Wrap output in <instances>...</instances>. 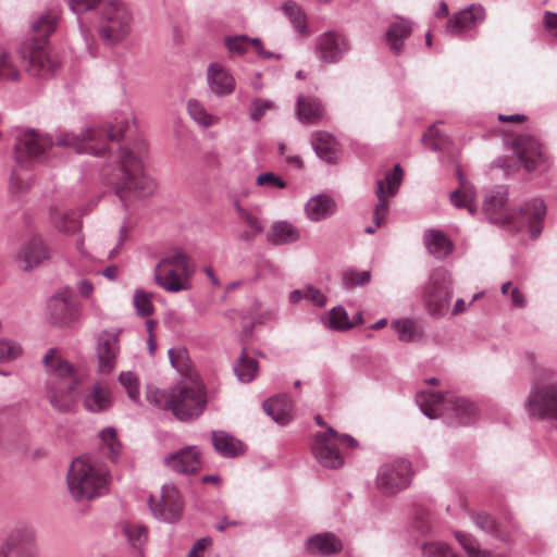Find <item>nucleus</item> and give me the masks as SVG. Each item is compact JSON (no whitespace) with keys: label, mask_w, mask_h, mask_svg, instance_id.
Here are the masks:
<instances>
[{"label":"nucleus","mask_w":557,"mask_h":557,"mask_svg":"<svg viewBox=\"0 0 557 557\" xmlns=\"http://www.w3.org/2000/svg\"><path fill=\"white\" fill-rule=\"evenodd\" d=\"M424 557H457L456 554L444 543H428L423 546Z\"/></svg>","instance_id":"57"},{"label":"nucleus","mask_w":557,"mask_h":557,"mask_svg":"<svg viewBox=\"0 0 557 557\" xmlns=\"http://www.w3.org/2000/svg\"><path fill=\"white\" fill-rule=\"evenodd\" d=\"M412 474L411 463L406 459L384 463L377 471V487H408Z\"/></svg>","instance_id":"19"},{"label":"nucleus","mask_w":557,"mask_h":557,"mask_svg":"<svg viewBox=\"0 0 557 557\" xmlns=\"http://www.w3.org/2000/svg\"><path fill=\"white\" fill-rule=\"evenodd\" d=\"M263 409L276 423L287 424L292 420L293 403L285 394L265 400Z\"/></svg>","instance_id":"29"},{"label":"nucleus","mask_w":557,"mask_h":557,"mask_svg":"<svg viewBox=\"0 0 557 557\" xmlns=\"http://www.w3.org/2000/svg\"><path fill=\"white\" fill-rule=\"evenodd\" d=\"M531 416L557 420V381L534 386L528 398Z\"/></svg>","instance_id":"16"},{"label":"nucleus","mask_w":557,"mask_h":557,"mask_svg":"<svg viewBox=\"0 0 557 557\" xmlns=\"http://www.w3.org/2000/svg\"><path fill=\"white\" fill-rule=\"evenodd\" d=\"M147 399L183 421L199 417L207 406L205 385L198 377H184L169 391L149 386Z\"/></svg>","instance_id":"4"},{"label":"nucleus","mask_w":557,"mask_h":557,"mask_svg":"<svg viewBox=\"0 0 557 557\" xmlns=\"http://www.w3.org/2000/svg\"><path fill=\"white\" fill-rule=\"evenodd\" d=\"M22 57L32 76L49 77L59 67L58 57L49 51L48 41L34 38L22 46Z\"/></svg>","instance_id":"13"},{"label":"nucleus","mask_w":557,"mask_h":557,"mask_svg":"<svg viewBox=\"0 0 557 557\" xmlns=\"http://www.w3.org/2000/svg\"><path fill=\"white\" fill-rule=\"evenodd\" d=\"M119 382L126 391L129 399L138 404L140 399V382L137 374L132 371L121 372Z\"/></svg>","instance_id":"45"},{"label":"nucleus","mask_w":557,"mask_h":557,"mask_svg":"<svg viewBox=\"0 0 557 557\" xmlns=\"http://www.w3.org/2000/svg\"><path fill=\"white\" fill-rule=\"evenodd\" d=\"M297 116L301 123L315 124L324 117V108L319 99L301 95L297 98Z\"/></svg>","instance_id":"30"},{"label":"nucleus","mask_w":557,"mask_h":557,"mask_svg":"<svg viewBox=\"0 0 557 557\" xmlns=\"http://www.w3.org/2000/svg\"><path fill=\"white\" fill-rule=\"evenodd\" d=\"M102 490H69L70 497L79 509L87 508L88 504L101 497Z\"/></svg>","instance_id":"50"},{"label":"nucleus","mask_w":557,"mask_h":557,"mask_svg":"<svg viewBox=\"0 0 557 557\" xmlns=\"http://www.w3.org/2000/svg\"><path fill=\"white\" fill-rule=\"evenodd\" d=\"M164 462L171 470L184 475L198 472L202 465L196 446H188L166 456Z\"/></svg>","instance_id":"25"},{"label":"nucleus","mask_w":557,"mask_h":557,"mask_svg":"<svg viewBox=\"0 0 557 557\" xmlns=\"http://www.w3.org/2000/svg\"><path fill=\"white\" fill-rule=\"evenodd\" d=\"M116 124L86 127L79 133L58 131L53 137L54 146L73 149L77 153L98 156L108 148L109 141H117L123 137L127 122L124 117H115Z\"/></svg>","instance_id":"5"},{"label":"nucleus","mask_w":557,"mask_h":557,"mask_svg":"<svg viewBox=\"0 0 557 557\" xmlns=\"http://www.w3.org/2000/svg\"><path fill=\"white\" fill-rule=\"evenodd\" d=\"M20 77V72L12 63L10 55L0 50V79L16 81Z\"/></svg>","instance_id":"56"},{"label":"nucleus","mask_w":557,"mask_h":557,"mask_svg":"<svg viewBox=\"0 0 557 557\" xmlns=\"http://www.w3.org/2000/svg\"><path fill=\"white\" fill-rule=\"evenodd\" d=\"M53 137L35 128L16 132L14 159L21 169L29 170L37 164L53 165Z\"/></svg>","instance_id":"7"},{"label":"nucleus","mask_w":557,"mask_h":557,"mask_svg":"<svg viewBox=\"0 0 557 557\" xmlns=\"http://www.w3.org/2000/svg\"><path fill=\"white\" fill-rule=\"evenodd\" d=\"M400 342L409 343L419 336L416 322L411 319H396L391 323Z\"/></svg>","instance_id":"44"},{"label":"nucleus","mask_w":557,"mask_h":557,"mask_svg":"<svg viewBox=\"0 0 557 557\" xmlns=\"http://www.w3.org/2000/svg\"><path fill=\"white\" fill-rule=\"evenodd\" d=\"M51 221L53 225L63 233H74L79 228V220L75 212L55 209L51 213Z\"/></svg>","instance_id":"41"},{"label":"nucleus","mask_w":557,"mask_h":557,"mask_svg":"<svg viewBox=\"0 0 557 557\" xmlns=\"http://www.w3.org/2000/svg\"><path fill=\"white\" fill-rule=\"evenodd\" d=\"M225 45L232 53L244 54L249 48V37L244 35L227 37Z\"/></svg>","instance_id":"58"},{"label":"nucleus","mask_w":557,"mask_h":557,"mask_svg":"<svg viewBox=\"0 0 557 557\" xmlns=\"http://www.w3.org/2000/svg\"><path fill=\"white\" fill-rule=\"evenodd\" d=\"M112 401L111 389L99 382L95 383L83 395L84 408L92 413L108 410L112 406Z\"/></svg>","instance_id":"27"},{"label":"nucleus","mask_w":557,"mask_h":557,"mask_svg":"<svg viewBox=\"0 0 557 557\" xmlns=\"http://www.w3.org/2000/svg\"><path fill=\"white\" fill-rule=\"evenodd\" d=\"M234 371L240 382L249 383L258 372V362L255 358L249 357L243 351L234 366Z\"/></svg>","instance_id":"42"},{"label":"nucleus","mask_w":557,"mask_h":557,"mask_svg":"<svg viewBox=\"0 0 557 557\" xmlns=\"http://www.w3.org/2000/svg\"><path fill=\"white\" fill-rule=\"evenodd\" d=\"M50 317L54 323L66 325L79 319L81 305L65 293L52 296L48 302Z\"/></svg>","instance_id":"23"},{"label":"nucleus","mask_w":557,"mask_h":557,"mask_svg":"<svg viewBox=\"0 0 557 557\" xmlns=\"http://www.w3.org/2000/svg\"><path fill=\"white\" fill-rule=\"evenodd\" d=\"M305 300L310 301L312 305L317 307H324L326 305L325 295L312 285L305 286Z\"/></svg>","instance_id":"62"},{"label":"nucleus","mask_w":557,"mask_h":557,"mask_svg":"<svg viewBox=\"0 0 557 557\" xmlns=\"http://www.w3.org/2000/svg\"><path fill=\"white\" fill-rule=\"evenodd\" d=\"M483 208L492 223L512 225L516 231L528 228L532 238H536L542 232L546 214V206L542 199H533L516 212L507 207V190L499 186L486 195Z\"/></svg>","instance_id":"3"},{"label":"nucleus","mask_w":557,"mask_h":557,"mask_svg":"<svg viewBox=\"0 0 557 557\" xmlns=\"http://www.w3.org/2000/svg\"><path fill=\"white\" fill-rule=\"evenodd\" d=\"M207 84L209 90L220 98L230 96L236 87L232 73L219 62H212L208 65Z\"/></svg>","instance_id":"26"},{"label":"nucleus","mask_w":557,"mask_h":557,"mask_svg":"<svg viewBox=\"0 0 557 557\" xmlns=\"http://www.w3.org/2000/svg\"><path fill=\"white\" fill-rule=\"evenodd\" d=\"M335 208L336 205L331 197L318 195L308 200L305 210L309 220L318 222L332 215Z\"/></svg>","instance_id":"32"},{"label":"nucleus","mask_w":557,"mask_h":557,"mask_svg":"<svg viewBox=\"0 0 557 557\" xmlns=\"http://www.w3.org/2000/svg\"><path fill=\"white\" fill-rule=\"evenodd\" d=\"M101 441L107 445L110 458L114 460L121 451V445L116 440V431L113 428H106L100 432Z\"/></svg>","instance_id":"55"},{"label":"nucleus","mask_w":557,"mask_h":557,"mask_svg":"<svg viewBox=\"0 0 557 557\" xmlns=\"http://www.w3.org/2000/svg\"><path fill=\"white\" fill-rule=\"evenodd\" d=\"M170 362L185 377H194L190 373V359L184 346H175L168 351Z\"/></svg>","instance_id":"43"},{"label":"nucleus","mask_w":557,"mask_h":557,"mask_svg":"<svg viewBox=\"0 0 557 557\" xmlns=\"http://www.w3.org/2000/svg\"><path fill=\"white\" fill-rule=\"evenodd\" d=\"M428 251L437 259L447 257L453 250V243L438 230H429L423 236Z\"/></svg>","instance_id":"33"},{"label":"nucleus","mask_w":557,"mask_h":557,"mask_svg":"<svg viewBox=\"0 0 557 557\" xmlns=\"http://www.w3.org/2000/svg\"><path fill=\"white\" fill-rule=\"evenodd\" d=\"M133 302L137 314L147 317L153 311L151 295L143 289H137L134 293Z\"/></svg>","instance_id":"51"},{"label":"nucleus","mask_w":557,"mask_h":557,"mask_svg":"<svg viewBox=\"0 0 557 557\" xmlns=\"http://www.w3.org/2000/svg\"><path fill=\"white\" fill-rule=\"evenodd\" d=\"M194 268L188 256L178 247L166 250L154 268L156 283L169 293H178L190 288Z\"/></svg>","instance_id":"8"},{"label":"nucleus","mask_w":557,"mask_h":557,"mask_svg":"<svg viewBox=\"0 0 557 557\" xmlns=\"http://www.w3.org/2000/svg\"><path fill=\"white\" fill-rule=\"evenodd\" d=\"M112 476L102 463H92L86 457L74 459L67 471V487H107Z\"/></svg>","instance_id":"11"},{"label":"nucleus","mask_w":557,"mask_h":557,"mask_svg":"<svg viewBox=\"0 0 557 557\" xmlns=\"http://www.w3.org/2000/svg\"><path fill=\"white\" fill-rule=\"evenodd\" d=\"M101 1L102 0H67V4L74 14L81 15L95 10Z\"/></svg>","instance_id":"59"},{"label":"nucleus","mask_w":557,"mask_h":557,"mask_svg":"<svg viewBox=\"0 0 557 557\" xmlns=\"http://www.w3.org/2000/svg\"><path fill=\"white\" fill-rule=\"evenodd\" d=\"M149 506L154 517L173 522L180 518L184 503L178 490H153Z\"/></svg>","instance_id":"17"},{"label":"nucleus","mask_w":557,"mask_h":557,"mask_svg":"<svg viewBox=\"0 0 557 557\" xmlns=\"http://www.w3.org/2000/svg\"><path fill=\"white\" fill-rule=\"evenodd\" d=\"M147 144L138 141L120 149L115 154V165L103 169V178L126 207L127 201L152 196L158 187L153 177L145 171Z\"/></svg>","instance_id":"1"},{"label":"nucleus","mask_w":557,"mask_h":557,"mask_svg":"<svg viewBox=\"0 0 557 557\" xmlns=\"http://www.w3.org/2000/svg\"><path fill=\"white\" fill-rule=\"evenodd\" d=\"M453 297L450 273L444 268H436L430 273L429 284L424 288V299L432 315H444Z\"/></svg>","instance_id":"12"},{"label":"nucleus","mask_w":557,"mask_h":557,"mask_svg":"<svg viewBox=\"0 0 557 557\" xmlns=\"http://www.w3.org/2000/svg\"><path fill=\"white\" fill-rule=\"evenodd\" d=\"M117 529L134 548H140L147 541V528L140 523L122 521L119 523Z\"/></svg>","instance_id":"38"},{"label":"nucleus","mask_w":557,"mask_h":557,"mask_svg":"<svg viewBox=\"0 0 557 557\" xmlns=\"http://www.w3.org/2000/svg\"><path fill=\"white\" fill-rule=\"evenodd\" d=\"M236 210L238 213V216L242 221L246 223V225L253 232V233H262L263 226L250 212H248L246 209L242 208L239 205H236Z\"/></svg>","instance_id":"60"},{"label":"nucleus","mask_w":557,"mask_h":557,"mask_svg":"<svg viewBox=\"0 0 557 557\" xmlns=\"http://www.w3.org/2000/svg\"><path fill=\"white\" fill-rule=\"evenodd\" d=\"M460 187L450 193V201L456 208H466L469 213L473 214L476 210L474 202L475 193L471 186H468L461 171L457 172Z\"/></svg>","instance_id":"34"},{"label":"nucleus","mask_w":557,"mask_h":557,"mask_svg":"<svg viewBox=\"0 0 557 557\" xmlns=\"http://www.w3.org/2000/svg\"><path fill=\"white\" fill-rule=\"evenodd\" d=\"M48 379L45 395L50 406L60 413L73 412L84 391V375L59 351L50 348L42 358Z\"/></svg>","instance_id":"2"},{"label":"nucleus","mask_w":557,"mask_h":557,"mask_svg":"<svg viewBox=\"0 0 557 557\" xmlns=\"http://www.w3.org/2000/svg\"><path fill=\"white\" fill-rule=\"evenodd\" d=\"M411 34V24L408 21L400 20L389 25L386 32V40L391 50L398 54L403 50L404 41Z\"/></svg>","instance_id":"36"},{"label":"nucleus","mask_w":557,"mask_h":557,"mask_svg":"<svg viewBox=\"0 0 557 557\" xmlns=\"http://www.w3.org/2000/svg\"><path fill=\"white\" fill-rule=\"evenodd\" d=\"M299 239L300 231L285 220L274 222L267 233V240L275 246L294 244Z\"/></svg>","instance_id":"28"},{"label":"nucleus","mask_w":557,"mask_h":557,"mask_svg":"<svg viewBox=\"0 0 557 557\" xmlns=\"http://www.w3.org/2000/svg\"><path fill=\"white\" fill-rule=\"evenodd\" d=\"M371 280L370 271H356L347 269L342 273V281L347 289L367 285Z\"/></svg>","instance_id":"49"},{"label":"nucleus","mask_w":557,"mask_h":557,"mask_svg":"<svg viewBox=\"0 0 557 557\" xmlns=\"http://www.w3.org/2000/svg\"><path fill=\"white\" fill-rule=\"evenodd\" d=\"M485 9L481 4H471L450 17L446 25V32L450 35H461L485 20Z\"/></svg>","instance_id":"24"},{"label":"nucleus","mask_w":557,"mask_h":557,"mask_svg":"<svg viewBox=\"0 0 557 557\" xmlns=\"http://www.w3.org/2000/svg\"><path fill=\"white\" fill-rule=\"evenodd\" d=\"M403 175V169L399 164H396L393 171L385 174L384 180L376 181L375 195L377 203L374 207L372 216L374 225L366 227V233L374 234L384 223L388 212V200L397 194Z\"/></svg>","instance_id":"15"},{"label":"nucleus","mask_w":557,"mask_h":557,"mask_svg":"<svg viewBox=\"0 0 557 557\" xmlns=\"http://www.w3.org/2000/svg\"><path fill=\"white\" fill-rule=\"evenodd\" d=\"M251 106L250 119L252 121H259L264 113L273 107V102L268 99H255Z\"/></svg>","instance_id":"61"},{"label":"nucleus","mask_w":557,"mask_h":557,"mask_svg":"<svg viewBox=\"0 0 557 557\" xmlns=\"http://www.w3.org/2000/svg\"><path fill=\"white\" fill-rule=\"evenodd\" d=\"M187 111L193 121L203 128L214 126L219 122V117L209 113L198 100H189Z\"/></svg>","instance_id":"40"},{"label":"nucleus","mask_w":557,"mask_h":557,"mask_svg":"<svg viewBox=\"0 0 557 557\" xmlns=\"http://www.w3.org/2000/svg\"><path fill=\"white\" fill-rule=\"evenodd\" d=\"M422 143L431 150H442L450 144V139L446 135L442 134L437 125L434 124L431 125L426 133L423 135Z\"/></svg>","instance_id":"46"},{"label":"nucleus","mask_w":557,"mask_h":557,"mask_svg":"<svg viewBox=\"0 0 557 557\" xmlns=\"http://www.w3.org/2000/svg\"><path fill=\"white\" fill-rule=\"evenodd\" d=\"M338 445L356 447L357 441L348 434H341L333 428L326 426L324 432H318L311 445L317 461L324 468L338 469L344 465Z\"/></svg>","instance_id":"9"},{"label":"nucleus","mask_w":557,"mask_h":557,"mask_svg":"<svg viewBox=\"0 0 557 557\" xmlns=\"http://www.w3.org/2000/svg\"><path fill=\"white\" fill-rule=\"evenodd\" d=\"M59 14L55 11H47L37 16L32 22V30L35 32L40 38L47 40V37L51 35L58 25Z\"/></svg>","instance_id":"39"},{"label":"nucleus","mask_w":557,"mask_h":557,"mask_svg":"<svg viewBox=\"0 0 557 557\" xmlns=\"http://www.w3.org/2000/svg\"><path fill=\"white\" fill-rule=\"evenodd\" d=\"M22 354L21 346L11 339L0 338V363L10 362Z\"/></svg>","instance_id":"54"},{"label":"nucleus","mask_w":557,"mask_h":557,"mask_svg":"<svg viewBox=\"0 0 557 557\" xmlns=\"http://www.w3.org/2000/svg\"><path fill=\"white\" fill-rule=\"evenodd\" d=\"M119 330L103 331L97 341L98 367L101 373L108 374L115 368V359L120 352Z\"/></svg>","instance_id":"22"},{"label":"nucleus","mask_w":557,"mask_h":557,"mask_svg":"<svg viewBox=\"0 0 557 557\" xmlns=\"http://www.w3.org/2000/svg\"><path fill=\"white\" fill-rule=\"evenodd\" d=\"M350 49L345 35L336 32H325L317 40L318 58L324 63L338 62Z\"/></svg>","instance_id":"21"},{"label":"nucleus","mask_w":557,"mask_h":557,"mask_svg":"<svg viewBox=\"0 0 557 557\" xmlns=\"http://www.w3.org/2000/svg\"><path fill=\"white\" fill-rule=\"evenodd\" d=\"M455 535L469 557H491L488 552L479 549L475 540L471 535L461 532H456Z\"/></svg>","instance_id":"52"},{"label":"nucleus","mask_w":557,"mask_h":557,"mask_svg":"<svg viewBox=\"0 0 557 557\" xmlns=\"http://www.w3.org/2000/svg\"><path fill=\"white\" fill-rule=\"evenodd\" d=\"M476 524L486 532L494 533L500 536L498 524L496 521L486 513H479L476 516Z\"/></svg>","instance_id":"63"},{"label":"nucleus","mask_w":557,"mask_h":557,"mask_svg":"<svg viewBox=\"0 0 557 557\" xmlns=\"http://www.w3.org/2000/svg\"><path fill=\"white\" fill-rule=\"evenodd\" d=\"M133 14L122 0H110L102 9L99 36L109 44L123 40L131 32Z\"/></svg>","instance_id":"10"},{"label":"nucleus","mask_w":557,"mask_h":557,"mask_svg":"<svg viewBox=\"0 0 557 557\" xmlns=\"http://www.w3.org/2000/svg\"><path fill=\"white\" fill-rule=\"evenodd\" d=\"M543 25L549 36L557 39V13L546 11L543 16Z\"/></svg>","instance_id":"64"},{"label":"nucleus","mask_w":557,"mask_h":557,"mask_svg":"<svg viewBox=\"0 0 557 557\" xmlns=\"http://www.w3.org/2000/svg\"><path fill=\"white\" fill-rule=\"evenodd\" d=\"M416 403L425 417H444L450 425H466L476 417V407L473 403L449 392L420 391L416 395Z\"/></svg>","instance_id":"6"},{"label":"nucleus","mask_w":557,"mask_h":557,"mask_svg":"<svg viewBox=\"0 0 557 557\" xmlns=\"http://www.w3.org/2000/svg\"><path fill=\"white\" fill-rule=\"evenodd\" d=\"M212 444L214 449L224 457H236L244 451L240 441L224 431L212 432Z\"/></svg>","instance_id":"35"},{"label":"nucleus","mask_w":557,"mask_h":557,"mask_svg":"<svg viewBox=\"0 0 557 557\" xmlns=\"http://www.w3.org/2000/svg\"><path fill=\"white\" fill-rule=\"evenodd\" d=\"M283 11L295 29L301 35H305L307 32L306 18L300 7L293 1H287L283 5Z\"/></svg>","instance_id":"48"},{"label":"nucleus","mask_w":557,"mask_h":557,"mask_svg":"<svg viewBox=\"0 0 557 557\" xmlns=\"http://www.w3.org/2000/svg\"><path fill=\"white\" fill-rule=\"evenodd\" d=\"M307 549L311 554L327 555L342 549L341 542L331 533L318 534L307 542Z\"/></svg>","instance_id":"37"},{"label":"nucleus","mask_w":557,"mask_h":557,"mask_svg":"<svg viewBox=\"0 0 557 557\" xmlns=\"http://www.w3.org/2000/svg\"><path fill=\"white\" fill-rule=\"evenodd\" d=\"M317 156L326 163H334L338 158V145L335 138L326 132H317L311 141Z\"/></svg>","instance_id":"31"},{"label":"nucleus","mask_w":557,"mask_h":557,"mask_svg":"<svg viewBox=\"0 0 557 557\" xmlns=\"http://www.w3.org/2000/svg\"><path fill=\"white\" fill-rule=\"evenodd\" d=\"M49 258L50 251L45 242L38 236H33L20 246L14 259L22 271L29 272Z\"/></svg>","instance_id":"18"},{"label":"nucleus","mask_w":557,"mask_h":557,"mask_svg":"<svg viewBox=\"0 0 557 557\" xmlns=\"http://www.w3.org/2000/svg\"><path fill=\"white\" fill-rule=\"evenodd\" d=\"M512 149L527 171H533L545 163L546 156L541 143L531 135H519L512 141Z\"/></svg>","instance_id":"20"},{"label":"nucleus","mask_w":557,"mask_h":557,"mask_svg":"<svg viewBox=\"0 0 557 557\" xmlns=\"http://www.w3.org/2000/svg\"><path fill=\"white\" fill-rule=\"evenodd\" d=\"M256 184L264 187L268 190L283 189L286 187V182L274 172H264L257 176Z\"/></svg>","instance_id":"53"},{"label":"nucleus","mask_w":557,"mask_h":557,"mask_svg":"<svg viewBox=\"0 0 557 557\" xmlns=\"http://www.w3.org/2000/svg\"><path fill=\"white\" fill-rule=\"evenodd\" d=\"M354 322H351L348 318L346 310L343 307H334L330 313L329 318L325 321V325L332 330L336 331H345L354 326Z\"/></svg>","instance_id":"47"},{"label":"nucleus","mask_w":557,"mask_h":557,"mask_svg":"<svg viewBox=\"0 0 557 557\" xmlns=\"http://www.w3.org/2000/svg\"><path fill=\"white\" fill-rule=\"evenodd\" d=\"M0 557H39L36 530L28 524L12 529L0 543Z\"/></svg>","instance_id":"14"}]
</instances>
